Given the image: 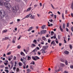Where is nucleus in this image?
I'll return each mask as SVG.
<instances>
[{
	"label": "nucleus",
	"instance_id": "ddd939ff",
	"mask_svg": "<svg viewBox=\"0 0 73 73\" xmlns=\"http://www.w3.org/2000/svg\"><path fill=\"white\" fill-rule=\"evenodd\" d=\"M41 51H42V53H45V50L43 48L41 50Z\"/></svg>",
	"mask_w": 73,
	"mask_h": 73
},
{
	"label": "nucleus",
	"instance_id": "49530a36",
	"mask_svg": "<svg viewBox=\"0 0 73 73\" xmlns=\"http://www.w3.org/2000/svg\"><path fill=\"white\" fill-rule=\"evenodd\" d=\"M13 66H11V67H10L9 69H12Z\"/></svg>",
	"mask_w": 73,
	"mask_h": 73
},
{
	"label": "nucleus",
	"instance_id": "393cba45",
	"mask_svg": "<svg viewBox=\"0 0 73 73\" xmlns=\"http://www.w3.org/2000/svg\"><path fill=\"white\" fill-rule=\"evenodd\" d=\"M45 25H43L42 26L41 28L42 29H44V28H45Z\"/></svg>",
	"mask_w": 73,
	"mask_h": 73
},
{
	"label": "nucleus",
	"instance_id": "cd10ccee",
	"mask_svg": "<svg viewBox=\"0 0 73 73\" xmlns=\"http://www.w3.org/2000/svg\"><path fill=\"white\" fill-rule=\"evenodd\" d=\"M7 32V30H5L3 31L2 32L3 33H5Z\"/></svg>",
	"mask_w": 73,
	"mask_h": 73
},
{
	"label": "nucleus",
	"instance_id": "4be33fe9",
	"mask_svg": "<svg viewBox=\"0 0 73 73\" xmlns=\"http://www.w3.org/2000/svg\"><path fill=\"white\" fill-rule=\"evenodd\" d=\"M65 23H63V26H62V28L63 29H64V28L65 27Z\"/></svg>",
	"mask_w": 73,
	"mask_h": 73
},
{
	"label": "nucleus",
	"instance_id": "412c9836",
	"mask_svg": "<svg viewBox=\"0 0 73 73\" xmlns=\"http://www.w3.org/2000/svg\"><path fill=\"white\" fill-rule=\"evenodd\" d=\"M23 65V64L22 63H21V62H19V66H21Z\"/></svg>",
	"mask_w": 73,
	"mask_h": 73
},
{
	"label": "nucleus",
	"instance_id": "1a4fd4ad",
	"mask_svg": "<svg viewBox=\"0 0 73 73\" xmlns=\"http://www.w3.org/2000/svg\"><path fill=\"white\" fill-rule=\"evenodd\" d=\"M26 61H27V59L26 58H25L23 59V64H25V62H26Z\"/></svg>",
	"mask_w": 73,
	"mask_h": 73
},
{
	"label": "nucleus",
	"instance_id": "8fccbe9b",
	"mask_svg": "<svg viewBox=\"0 0 73 73\" xmlns=\"http://www.w3.org/2000/svg\"><path fill=\"white\" fill-rule=\"evenodd\" d=\"M5 1L7 2H9L10 1V0H4Z\"/></svg>",
	"mask_w": 73,
	"mask_h": 73
},
{
	"label": "nucleus",
	"instance_id": "f3484780",
	"mask_svg": "<svg viewBox=\"0 0 73 73\" xmlns=\"http://www.w3.org/2000/svg\"><path fill=\"white\" fill-rule=\"evenodd\" d=\"M48 46H44L43 49H47V48H48Z\"/></svg>",
	"mask_w": 73,
	"mask_h": 73
},
{
	"label": "nucleus",
	"instance_id": "b1692460",
	"mask_svg": "<svg viewBox=\"0 0 73 73\" xmlns=\"http://www.w3.org/2000/svg\"><path fill=\"white\" fill-rule=\"evenodd\" d=\"M62 18L63 20H65V18H64V13L62 14Z\"/></svg>",
	"mask_w": 73,
	"mask_h": 73
},
{
	"label": "nucleus",
	"instance_id": "423d86ee",
	"mask_svg": "<svg viewBox=\"0 0 73 73\" xmlns=\"http://www.w3.org/2000/svg\"><path fill=\"white\" fill-rule=\"evenodd\" d=\"M13 11H17V9L16 7V6H13Z\"/></svg>",
	"mask_w": 73,
	"mask_h": 73
},
{
	"label": "nucleus",
	"instance_id": "bf43d9fd",
	"mask_svg": "<svg viewBox=\"0 0 73 73\" xmlns=\"http://www.w3.org/2000/svg\"><path fill=\"white\" fill-rule=\"evenodd\" d=\"M53 38H54V39H55V38H56V36H53Z\"/></svg>",
	"mask_w": 73,
	"mask_h": 73
},
{
	"label": "nucleus",
	"instance_id": "6ab92c4d",
	"mask_svg": "<svg viewBox=\"0 0 73 73\" xmlns=\"http://www.w3.org/2000/svg\"><path fill=\"white\" fill-rule=\"evenodd\" d=\"M33 42H34L35 44H37V41L35 39L33 41Z\"/></svg>",
	"mask_w": 73,
	"mask_h": 73
},
{
	"label": "nucleus",
	"instance_id": "13d9d810",
	"mask_svg": "<svg viewBox=\"0 0 73 73\" xmlns=\"http://www.w3.org/2000/svg\"><path fill=\"white\" fill-rule=\"evenodd\" d=\"M4 64L5 65H8V63L4 62Z\"/></svg>",
	"mask_w": 73,
	"mask_h": 73
},
{
	"label": "nucleus",
	"instance_id": "6e6552de",
	"mask_svg": "<svg viewBox=\"0 0 73 73\" xmlns=\"http://www.w3.org/2000/svg\"><path fill=\"white\" fill-rule=\"evenodd\" d=\"M51 44H53V46H54L55 45H56V44L55 42H54L53 41L51 43Z\"/></svg>",
	"mask_w": 73,
	"mask_h": 73
},
{
	"label": "nucleus",
	"instance_id": "603ef678",
	"mask_svg": "<svg viewBox=\"0 0 73 73\" xmlns=\"http://www.w3.org/2000/svg\"><path fill=\"white\" fill-rule=\"evenodd\" d=\"M12 42H13V44L15 43V40H14L13 39V40Z\"/></svg>",
	"mask_w": 73,
	"mask_h": 73
},
{
	"label": "nucleus",
	"instance_id": "a18cd8bd",
	"mask_svg": "<svg viewBox=\"0 0 73 73\" xmlns=\"http://www.w3.org/2000/svg\"><path fill=\"white\" fill-rule=\"evenodd\" d=\"M50 41H51V40H50L48 39V42L49 43H50Z\"/></svg>",
	"mask_w": 73,
	"mask_h": 73
},
{
	"label": "nucleus",
	"instance_id": "473e14b6",
	"mask_svg": "<svg viewBox=\"0 0 73 73\" xmlns=\"http://www.w3.org/2000/svg\"><path fill=\"white\" fill-rule=\"evenodd\" d=\"M65 64L66 65H68V61L67 60H66L65 61Z\"/></svg>",
	"mask_w": 73,
	"mask_h": 73
},
{
	"label": "nucleus",
	"instance_id": "37998d69",
	"mask_svg": "<svg viewBox=\"0 0 73 73\" xmlns=\"http://www.w3.org/2000/svg\"><path fill=\"white\" fill-rule=\"evenodd\" d=\"M37 5L35 4V5H34V8H35L36 7H37Z\"/></svg>",
	"mask_w": 73,
	"mask_h": 73
},
{
	"label": "nucleus",
	"instance_id": "052dcab7",
	"mask_svg": "<svg viewBox=\"0 0 73 73\" xmlns=\"http://www.w3.org/2000/svg\"><path fill=\"white\" fill-rule=\"evenodd\" d=\"M1 68H4V65H1L0 66Z\"/></svg>",
	"mask_w": 73,
	"mask_h": 73
},
{
	"label": "nucleus",
	"instance_id": "5701e85b",
	"mask_svg": "<svg viewBox=\"0 0 73 73\" xmlns=\"http://www.w3.org/2000/svg\"><path fill=\"white\" fill-rule=\"evenodd\" d=\"M32 58L33 59V60H35V61H36V60H37V59H36L34 56H33L32 57Z\"/></svg>",
	"mask_w": 73,
	"mask_h": 73
},
{
	"label": "nucleus",
	"instance_id": "f704fd0d",
	"mask_svg": "<svg viewBox=\"0 0 73 73\" xmlns=\"http://www.w3.org/2000/svg\"><path fill=\"white\" fill-rule=\"evenodd\" d=\"M61 65L62 67H63L64 66H65V64H61Z\"/></svg>",
	"mask_w": 73,
	"mask_h": 73
},
{
	"label": "nucleus",
	"instance_id": "680f3d73",
	"mask_svg": "<svg viewBox=\"0 0 73 73\" xmlns=\"http://www.w3.org/2000/svg\"><path fill=\"white\" fill-rule=\"evenodd\" d=\"M17 2H20V0H15Z\"/></svg>",
	"mask_w": 73,
	"mask_h": 73
},
{
	"label": "nucleus",
	"instance_id": "9b49d317",
	"mask_svg": "<svg viewBox=\"0 0 73 73\" xmlns=\"http://www.w3.org/2000/svg\"><path fill=\"white\" fill-rule=\"evenodd\" d=\"M5 40H10L11 39L9 38V37L7 36L5 37Z\"/></svg>",
	"mask_w": 73,
	"mask_h": 73
},
{
	"label": "nucleus",
	"instance_id": "09e8293b",
	"mask_svg": "<svg viewBox=\"0 0 73 73\" xmlns=\"http://www.w3.org/2000/svg\"><path fill=\"white\" fill-rule=\"evenodd\" d=\"M60 70V69H59L57 70H57H55V72H59Z\"/></svg>",
	"mask_w": 73,
	"mask_h": 73
},
{
	"label": "nucleus",
	"instance_id": "4c0bfd02",
	"mask_svg": "<svg viewBox=\"0 0 73 73\" xmlns=\"http://www.w3.org/2000/svg\"><path fill=\"white\" fill-rule=\"evenodd\" d=\"M71 8L72 9H73V1H72V4L71 5Z\"/></svg>",
	"mask_w": 73,
	"mask_h": 73
},
{
	"label": "nucleus",
	"instance_id": "774afa93",
	"mask_svg": "<svg viewBox=\"0 0 73 73\" xmlns=\"http://www.w3.org/2000/svg\"><path fill=\"white\" fill-rule=\"evenodd\" d=\"M64 73H68V71H65L64 72Z\"/></svg>",
	"mask_w": 73,
	"mask_h": 73
},
{
	"label": "nucleus",
	"instance_id": "ea45409f",
	"mask_svg": "<svg viewBox=\"0 0 73 73\" xmlns=\"http://www.w3.org/2000/svg\"><path fill=\"white\" fill-rule=\"evenodd\" d=\"M11 54V52H8L7 54V55H10V54Z\"/></svg>",
	"mask_w": 73,
	"mask_h": 73
},
{
	"label": "nucleus",
	"instance_id": "3c124183",
	"mask_svg": "<svg viewBox=\"0 0 73 73\" xmlns=\"http://www.w3.org/2000/svg\"><path fill=\"white\" fill-rule=\"evenodd\" d=\"M66 30L67 32H69V29H68L67 28H66Z\"/></svg>",
	"mask_w": 73,
	"mask_h": 73
},
{
	"label": "nucleus",
	"instance_id": "39448f33",
	"mask_svg": "<svg viewBox=\"0 0 73 73\" xmlns=\"http://www.w3.org/2000/svg\"><path fill=\"white\" fill-rule=\"evenodd\" d=\"M46 32V30H42L40 31V33L41 34H44V33H45Z\"/></svg>",
	"mask_w": 73,
	"mask_h": 73
},
{
	"label": "nucleus",
	"instance_id": "5fc2aeb1",
	"mask_svg": "<svg viewBox=\"0 0 73 73\" xmlns=\"http://www.w3.org/2000/svg\"><path fill=\"white\" fill-rule=\"evenodd\" d=\"M15 70H16V67H14L13 68V70L14 71H15Z\"/></svg>",
	"mask_w": 73,
	"mask_h": 73
},
{
	"label": "nucleus",
	"instance_id": "72a5a7b5",
	"mask_svg": "<svg viewBox=\"0 0 73 73\" xmlns=\"http://www.w3.org/2000/svg\"><path fill=\"white\" fill-rule=\"evenodd\" d=\"M54 34V32L53 31H51V36H53V35Z\"/></svg>",
	"mask_w": 73,
	"mask_h": 73
},
{
	"label": "nucleus",
	"instance_id": "4d7b16f0",
	"mask_svg": "<svg viewBox=\"0 0 73 73\" xmlns=\"http://www.w3.org/2000/svg\"><path fill=\"white\" fill-rule=\"evenodd\" d=\"M30 68L32 69V70H33V68H32V66H31Z\"/></svg>",
	"mask_w": 73,
	"mask_h": 73
},
{
	"label": "nucleus",
	"instance_id": "f03ea898",
	"mask_svg": "<svg viewBox=\"0 0 73 73\" xmlns=\"http://www.w3.org/2000/svg\"><path fill=\"white\" fill-rule=\"evenodd\" d=\"M4 6H5V7L7 9H10V8H11L12 7L10 3H7L6 2H5V4Z\"/></svg>",
	"mask_w": 73,
	"mask_h": 73
},
{
	"label": "nucleus",
	"instance_id": "f8f14e48",
	"mask_svg": "<svg viewBox=\"0 0 73 73\" xmlns=\"http://www.w3.org/2000/svg\"><path fill=\"white\" fill-rule=\"evenodd\" d=\"M64 53L66 54H68L69 53V52L67 51H64Z\"/></svg>",
	"mask_w": 73,
	"mask_h": 73
},
{
	"label": "nucleus",
	"instance_id": "e2e57ef3",
	"mask_svg": "<svg viewBox=\"0 0 73 73\" xmlns=\"http://www.w3.org/2000/svg\"><path fill=\"white\" fill-rule=\"evenodd\" d=\"M57 17V16L56 15H54V19H56Z\"/></svg>",
	"mask_w": 73,
	"mask_h": 73
},
{
	"label": "nucleus",
	"instance_id": "4468645a",
	"mask_svg": "<svg viewBox=\"0 0 73 73\" xmlns=\"http://www.w3.org/2000/svg\"><path fill=\"white\" fill-rule=\"evenodd\" d=\"M32 9V7H30L27 10V12H28V11H31V9Z\"/></svg>",
	"mask_w": 73,
	"mask_h": 73
},
{
	"label": "nucleus",
	"instance_id": "de8ad7c7",
	"mask_svg": "<svg viewBox=\"0 0 73 73\" xmlns=\"http://www.w3.org/2000/svg\"><path fill=\"white\" fill-rule=\"evenodd\" d=\"M16 71L17 72H19V68H17L16 69Z\"/></svg>",
	"mask_w": 73,
	"mask_h": 73
},
{
	"label": "nucleus",
	"instance_id": "a19ab883",
	"mask_svg": "<svg viewBox=\"0 0 73 73\" xmlns=\"http://www.w3.org/2000/svg\"><path fill=\"white\" fill-rule=\"evenodd\" d=\"M25 66H26V64L25 63L24 64V66H23V69H25Z\"/></svg>",
	"mask_w": 73,
	"mask_h": 73
},
{
	"label": "nucleus",
	"instance_id": "6e6d98bb",
	"mask_svg": "<svg viewBox=\"0 0 73 73\" xmlns=\"http://www.w3.org/2000/svg\"><path fill=\"white\" fill-rule=\"evenodd\" d=\"M36 48L33 51H32V52H35V51H36Z\"/></svg>",
	"mask_w": 73,
	"mask_h": 73
},
{
	"label": "nucleus",
	"instance_id": "0eeeda50",
	"mask_svg": "<svg viewBox=\"0 0 73 73\" xmlns=\"http://www.w3.org/2000/svg\"><path fill=\"white\" fill-rule=\"evenodd\" d=\"M31 48H34L35 47H36V45H35L33 44H31Z\"/></svg>",
	"mask_w": 73,
	"mask_h": 73
},
{
	"label": "nucleus",
	"instance_id": "0e129e2a",
	"mask_svg": "<svg viewBox=\"0 0 73 73\" xmlns=\"http://www.w3.org/2000/svg\"><path fill=\"white\" fill-rule=\"evenodd\" d=\"M58 39H60V35H58Z\"/></svg>",
	"mask_w": 73,
	"mask_h": 73
},
{
	"label": "nucleus",
	"instance_id": "bb28decb",
	"mask_svg": "<svg viewBox=\"0 0 73 73\" xmlns=\"http://www.w3.org/2000/svg\"><path fill=\"white\" fill-rule=\"evenodd\" d=\"M31 57H30L29 56H28V59H27L28 61V60H31Z\"/></svg>",
	"mask_w": 73,
	"mask_h": 73
},
{
	"label": "nucleus",
	"instance_id": "7ed1b4c3",
	"mask_svg": "<svg viewBox=\"0 0 73 73\" xmlns=\"http://www.w3.org/2000/svg\"><path fill=\"white\" fill-rule=\"evenodd\" d=\"M5 4V2H4L3 1L0 0V6H4Z\"/></svg>",
	"mask_w": 73,
	"mask_h": 73
},
{
	"label": "nucleus",
	"instance_id": "a878e982",
	"mask_svg": "<svg viewBox=\"0 0 73 73\" xmlns=\"http://www.w3.org/2000/svg\"><path fill=\"white\" fill-rule=\"evenodd\" d=\"M10 63L12 66H13V65H14V63L13 62H12V61H11Z\"/></svg>",
	"mask_w": 73,
	"mask_h": 73
},
{
	"label": "nucleus",
	"instance_id": "69168bd1",
	"mask_svg": "<svg viewBox=\"0 0 73 73\" xmlns=\"http://www.w3.org/2000/svg\"><path fill=\"white\" fill-rule=\"evenodd\" d=\"M23 60H24V59H23V58H21V61H22V62H23Z\"/></svg>",
	"mask_w": 73,
	"mask_h": 73
},
{
	"label": "nucleus",
	"instance_id": "58836bf2",
	"mask_svg": "<svg viewBox=\"0 0 73 73\" xmlns=\"http://www.w3.org/2000/svg\"><path fill=\"white\" fill-rule=\"evenodd\" d=\"M69 46L70 49H72V46L71 45H70Z\"/></svg>",
	"mask_w": 73,
	"mask_h": 73
},
{
	"label": "nucleus",
	"instance_id": "c9c22d12",
	"mask_svg": "<svg viewBox=\"0 0 73 73\" xmlns=\"http://www.w3.org/2000/svg\"><path fill=\"white\" fill-rule=\"evenodd\" d=\"M41 38H39L38 39V42H39V41H40V40H41Z\"/></svg>",
	"mask_w": 73,
	"mask_h": 73
},
{
	"label": "nucleus",
	"instance_id": "9d476101",
	"mask_svg": "<svg viewBox=\"0 0 73 73\" xmlns=\"http://www.w3.org/2000/svg\"><path fill=\"white\" fill-rule=\"evenodd\" d=\"M42 39L44 41H47V40H46V38H45V36H43L42 37Z\"/></svg>",
	"mask_w": 73,
	"mask_h": 73
},
{
	"label": "nucleus",
	"instance_id": "7c9ffc66",
	"mask_svg": "<svg viewBox=\"0 0 73 73\" xmlns=\"http://www.w3.org/2000/svg\"><path fill=\"white\" fill-rule=\"evenodd\" d=\"M35 63L34 61L32 62L31 63H30V64H33V65H35Z\"/></svg>",
	"mask_w": 73,
	"mask_h": 73
},
{
	"label": "nucleus",
	"instance_id": "79ce46f5",
	"mask_svg": "<svg viewBox=\"0 0 73 73\" xmlns=\"http://www.w3.org/2000/svg\"><path fill=\"white\" fill-rule=\"evenodd\" d=\"M49 21L50 22V23H52L53 22V19L49 20Z\"/></svg>",
	"mask_w": 73,
	"mask_h": 73
},
{
	"label": "nucleus",
	"instance_id": "338daca9",
	"mask_svg": "<svg viewBox=\"0 0 73 73\" xmlns=\"http://www.w3.org/2000/svg\"><path fill=\"white\" fill-rule=\"evenodd\" d=\"M71 30L72 32H73V27H72L71 28Z\"/></svg>",
	"mask_w": 73,
	"mask_h": 73
},
{
	"label": "nucleus",
	"instance_id": "f257e3e1",
	"mask_svg": "<svg viewBox=\"0 0 73 73\" xmlns=\"http://www.w3.org/2000/svg\"><path fill=\"white\" fill-rule=\"evenodd\" d=\"M0 15L1 17H5V12L3 10H0Z\"/></svg>",
	"mask_w": 73,
	"mask_h": 73
},
{
	"label": "nucleus",
	"instance_id": "2f4dec72",
	"mask_svg": "<svg viewBox=\"0 0 73 73\" xmlns=\"http://www.w3.org/2000/svg\"><path fill=\"white\" fill-rule=\"evenodd\" d=\"M5 72H6L7 73H8L9 72V70H5Z\"/></svg>",
	"mask_w": 73,
	"mask_h": 73
},
{
	"label": "nucleus",
	"instance_id": "aec40b11",
	"mask_svg": "<svg viewBox=\"0 0 73 73\" xmlns=\"http://www.w3.org/2000/svg\"><path fill=\"white\" fill-rule=\"evenodd\" d=\"M31 15V14H29L28 15H27L25 17V18H28V17H29V16H30V15Z\"/></svg>",
	"mask_w": 73,
	"mask_h": 73
},
{
	"label": "nucleus",
	"instance_id": "20e7f679",
	"mask_svg": "<svg viewBox=\"0 0 73 73\" xmlns=\"http://www.w3.org/2000/svg\"><path fill=\"white\" fill-rule=\"evenodd\" d=\"M35 17V15H31L30 17V18L31 19H34Z\"/></svg>",
	"mask_w": 73,
	"mask_h": 73
},
{
	"label": "nucleus",
	"instance_id": "864d4df0",
	"mask_svg": "<svg viewBox=\"0 0 73 73\" xmlns=\"http://www.w3.org/2000/svg\"><path fill=\"white\" fill-rule=\"evenodd\" d=\"M70 68H71V69H73V65H71L70 66Z\"/></svg>",
	"mask_w": 73,
	"mask_h": 73
},
{
	"label": "nucleus",
	"instance_id": "c03bdc74",
	"mask_svg": "<svg viewBox=\"0 0 73 73\" xmlns=\"http://www.w3.org/2000/svg\"><path fill=\"white\" fill-rule=\"evenodd\" d=\"M69 26V23H67V27H68Z\"/></svg>",
	"mask_w": 73,
	"mask_h": 73
},
{
	"label": "nucleus",
	"instance_id": "a211bd4d",
	"mask_svg": "<svg viewBox=\"0 0 73 73\" xmlns=\"http://www.w3.org/2000/svg\"><path fill=\"white\" fill-rule=\"evenodd\" d=\"M32 28H33V27H30L29 28V29L28 30V31L29 32L30 31H31V30H32Z\"/></svg>",
	"mask_w": 73,
	"mask_h": 73
},
{
	"label": "nucleus",
	"instance_id": "c756f323",
	"mask_svg": "<svg viewBox=\"0 0 73 73\" xmlns=\"http://www.w3.org/2000/svg\"><path fill=\"white\" fill-rule=\"evenodd\" d=\"M35 58H36V60H38V59H40V58L37 56H35Z\"/></svg>",
	"mask_w": 73,
	"mask_h": 73
},
{
	"label": "nucleus",
	"instance_id": "e433bc0d",
	"mask_svg": "<svg viewBox=\"0 0 73 73\" xmlns=\"http://www.w3.org/2000/svg\"><path fill=\"white\" fill-rule=\"evenodd\" d=\"M31 71V70L28 69L27 70V71L28 72H30Z\"/></svg>",
	"mask_w": 73,
	"mask_h": 73
},
{
	"label": "nucleus",
	"instance_id": "c85d7f7f",
	"mask_svg": "<svg viewBox=\"0 0 73 73\" xmlns=\"http://www.w3.org/2000/svg\"><path fill=\"white\" fill-rule=\"evenodd\" d=\"M21 48V47L20 46V45H18L17 46V48L18 49H20V48Z\"/></svg>",
	"mask_w": 73,
	"mask_h": 73
},
{
	"label": "nucleus",
	"instance_id": "2eb2a0df",
	"mask_svg": "<svg viewBox=\"0 0 73 73\" xmlns=\"http://www.w3.org/2000/svg\"><path fill=\"white\" fill-rule=\"evenodd\" d=\"M59 28L61 32L63 31V29H62V28L61 27V26L60 25V26Z\"/></svg>",
	"mask_w": 73,
	"mask_h": 73
},
{
	"label": "nucleus",
	"instance_id": "dca6fc26",
	"mask_svg": "<svg viewBox=\"0 0 73 73\" xmlns=\"http://www.w3.org/2000/svg\"><path fill=\"white\" fill-rule=\"evenodd\" d=\"M21 55H22V56H25V54H24V52H21Z\"/></svg>",
	"mask_w": 73,
	"mask_h": 73
}]
</instances>
